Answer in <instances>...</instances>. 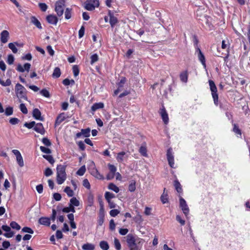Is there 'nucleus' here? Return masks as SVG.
<instances>
[{"mask_svg":"<svg viewBox=\"0 0 250 250\" xmlns=\"http://www.w3.org/2000/svg\"><path fill=\"white\" fill-rule=\"evenodd\" d=\"M136 189V182L134 180H131L129 182L128 186V190L130 192H134Z\"/></svg>","mask_w":250,"mask_h":250,"instance_id":"26","label":"nucleus"},{"mask_svg":"<svg viewBox=\"0 0 250 250\" xmlns=\"http://www.w3.org/2000/svg\"><path fill=\"white\" fill-rule=\"evenodd\" d=\"M35 125V122H34V121H32L30 123L26 122L24 124V126L29 129H31L33 127H34Z\"/></svg>","mask_w":250,"mask_h":250,"instance_id":"44","label":"nucleus"},{"mask_svg":"<svg viewBox=\"0 0 250 250\" xmlns=\"http://www.w3.org/2000/svg\"><path fill=\"white\" fill-rule=\"evenodd\" d=\"M104 215L101 214V213L99 215V219H98V224L100 226H102L104 223Z\"/></svg>","mask_w":250,"mask_h":250,"instance_id":"62","label":"nucleus"},{"mask_svg":"<svg viewBox=\"0 0 250 250\" xmlns=\"http://www.w3.org/2000/svg\"><path fill=\"white\" fill-rule=\"evenodd\" d=\"M92 174L97 178L101 179H103V175H101L97 169L94 170L93 171V173H92Z\"/></svg>","mask_w":250,"mask_h":250,"instance_id":"46","label":"nucleus"},{"mask_svg":"<svg viewBox=\"0 0 250 250\" xmlns=\"http://www.w3.org/2000/svg\"><path fill=\"white\" fill-rule=\"evenodd\" d=\"M14 62V57L12 54H10L8 56L7 62L9 64H12Z\"/></svg>","mask_w":250,"mask_h":250,"instance_id":"50","label":"nucleus"},{"mask_svg":"<svg viewBox=\"0 0 250 250\" xmlns=\"http://www.w3.org/2000/svg\"><path fill=\"white\" fill-rule=\"evenodd\" d=\"M126 82V79L125 77H122L120 80V82L118 83V86L119 87H122L124 86V84Z\"/></svg>","mask_w":250,"mask_h":250,"instance_id":"52","label":"nucleus"},{"mask_svg":"<svg viewBox=\"0 0 250 250\" xmlns=\"http://www.w3.org/2000/svg\"><path fill=\"white\" fill-rule=\"evenodd\" d=\"M108 188L109 189L114 191L116 193L119 192V188L113 183H110L108 185Z\"/></svg>","mask_w":250,"mask_h":250,"instance_id":"27","label":"nucleus"},{"mask_svg":"<svg viewBox=\"0 0 250 250\" xmlns=\"http://www.w3.org/2000/svg\"><path fill=\"white\" fill-rule=\"evenodd\" d=\"M39 223L41 225L49 226L50 225V219L48 217H41L39 220Z\"/></svg>","mask_w":250,"mask_h":250,"instance_id":"19","label":"nucleus"},{"mask_svg":"<svg viewBox=\"0 0 250 250\" xmlns=\"http://www.w3.org/2000/svg\"><path fill=\"white\" fill-rule=\"evenodd\" d=\"M70 204L73 207H78L80 205V202L76 197H72L70 200Z\"/></svg>","mask_w":250,"mask_h":250,"instance_id":"30","label":"nucleus"},{"mask_svg":"<svg viewBox=\"0 0 250 250\" xmlns=\"http://www.w3.org/2000/svg\"><path fill=\"white\" fill-rule=\"evenodd\" d=\"M180 78L182 82L187 83L188 79V74L187 71H185L181 73Z\"/></svg>","mask_w":250,"mask_h":250,"instance_id":"23","label":"nucleus"},{"mask_svg":"<svg viewBox=\"0 0 250 250\" xmlns=\"http://www.w3.org/2000/svg\"><path fill=\"white\" fill-rule=\"evenodd\" d=\"M195 54H197L199 61L201 62L205 68H206L205 57L199 47H196Z\"/></svg>","mask_w":250,"mask_h":250,"instance_id":"8","label":"nucleus"},{"mask_svg":"<svg viewBox=\"0 0 250 250\" xmlns=\"http://www.w3.org/2000/svg\"><path fill=\"white\" fill-rule=\"evenodd\" d=\"M64 191L67 194L68 197H72L74 195L73 191L69 187H66L64 188Z\"/></svg>","mask_w":250,"mask_h":250,"instance_id":"32","label":"nucleus"},{"mask_svg":"<svg viewBox=\"0 0 250 250\" xmlns=\"http://www.w3.org/2000/svg\"><path fill=\"white\" fill-rule=\"evenodd\" d=\"M139 152L144 156H146V148L145 146H141L139 149Z\"/></svg>","mask_w":250,"mask_h":250,"instance_id":"43","label":"nucleus"},{"mask_svg":"<svg viewBox=\"0 0 250 250\" xmlns=\"http://www.w3.org/2000/svg\"><path fill=\"white\" fill-rule=\"evenodd\" d=\"M40 149L42 152L46 154H49L51 153L50 149L44 146H40Z\"/></svg>","mask_w":250,"mask_h":250,"instance_id":"58","label":"nucleus"},{"mask_svg":"<svg viewBox=\"0 0 250 250\" xmlns=\"http://www.w3.org/2000/svg\"><path fill=\"white\" fill-rule=\"evenodd\" d=\"M83 186L86 188L87 189H90V185L88 181V180L87 179H85L83 180Z\"/></svg>","mask_w":250,"mask_h":250,"instance_id":"55","label":"nucleus"},{"mask_svg":"<svg viewBox=\"0 0 250 250\" xmlns=\"http://www.w3.org/2000/svg\"><path fill=\"white\" fill-rule=\"evenodd\" d=\"M86 168L85 166H82L77 171V174L79 176H83L85 172Z\"/></svg>","mask_w":250,"mask_h":250,"instance_id":"35","label":"nucleus"},{"mask_svg":"<svg viewBox=\"0 0 250 250\" xmlns=\"http://www.w3.org/2000/svg\"><path fill=\"white\" fill-rule=\"evenodd\" d=\"M108 167L109 169L110 170V172L111 173H113L114 174H115L116 171L117 170L116 167L115 166H114V165H113L112 164H109L108 165Z\"/></svg>","mask_w":250,"mask_h":250,"instance_id":"41","label":"nucleus"},{"mask_svg":"<svg viewBox=\"0 0 250 250\" xmlns=\"http://www.w3.org/2000/svg\"><path fill=\"white\" fill-rule=\"evenodd\" d=\"M208 83L210 90L211 91V95L214 101V104L216 105H217L218 104V96L217 94V87L215 84L214 82L213 81L209 80L208 81Z\"/></svg>","mask_w":250,"mask_h":250,"instance_id":"4","label":"nucleus"},{"mask_svg":"<svg viewBox=\"0 0 250 250\" xmlns=\"http://www.w3.org/2000/svg\"><path fill=\"white\" fill-rule=\"evenodd\" d=\"M114 245L115 249L117 250H121V245L120 244L119 240L117 238H115L114 239Z\"/></svg>","mask_w":250,"mask_h":250,"instance_id":"33","label":"nucleus"},{"mask_svg":"<svg viewBox=\"0 0 250 250\" xmlns=\"http://www.w3.org/2000/svg\"><path fill=\"white\" fill-rule=\"evenodd\" d=\"M160 114L165 124L167 125L169 121V118L167 112L164 106H162L160 110Z\"/></svg>","mask_w":250,"mask_h":250,"instance_id":"10","label":"nucleus"},{"mask_svg":"<svg viewBox=\"0 0 250 250\" xmlns=\"http://www.w3.org/2000/svg\"><path fill=\"white\" fill-rule=\"evenodd\" d=\"M126 241L130 250H141L144 243V240L128 234L126 236Z\"/></svg>","mask_w":250,"mask_h":250,"instance_id":"1","label":"nucleus"},{"mask_svg":"<svg viewBox=\"0 0 250 250\" xmlns=\"http://www.w3.org/2000/svg\"><path fill=\"white\" fill-rule=\"evenodd\" d=\"M174 186L175 188V189L178 193H182L183 191V189L182 188V186L179 183V182L177 180H175L174 182Z\"/></svg>","mask_w":250,"mask_h":250,"instance_id":"24","label":"nucleus"},{"mask_svg":"<svg viewBox=\"0 0 250 250\" xmlns=\"http://www.w3.org/2000/svg\"><path fill=\"white\" fill-rule=\"evenodd\" d=\"M233 131L237 135H241V131L235 124L233 125Z\"/></svg>","mask_w":250,"mask_h":250,"instance_id":"45","label":"nucleus"},{"mask_svg":"<svg viewBox=\"0 0 250 250\" xmlns=\"http://www.w3.org/2000/svg\"><path fill=\"white\" fill-rule=\"evenodd\" d=\"M39 5L40 8L42 11L45 12L46 11L48 6L45 3H39Z\"/></svg>","mask_w":250,"mask_h":250,"instance_id":"56","label":"nucleus"},{"mask_svg":"<svg viewBox=\"0 0 250 250\" xmlns=\"http://www.w3.org/2000/svg\"><path fill=\"white\" fill-rule=\"evenodd\" d=\"M180 207L181 208L183 212L185 215L186 217H188L189 212V208L185 200L182 197H180L179 199Z\"/></svg>","mask_w":250,"mask_h":250,"instance_id":"7","label":"nucleus"},{"mask_svg":"<svg viewBox=\"0 0 250 250\" xmlns=\"http://www.w3.org/2000/svg\"><path fill=\"white\" fill-rule=\"evenodd\" d=\"M15 92L17 97L19 99L20 102H21V99L27 100L26 94V89L21 84L17 83L16 85Z\"/></svg>","mask_w":250,"mask_h":250,"instance_id":"3","label":"nucleus"},{"mask_svg":"<svg viewBox=\"0 0 250 250\" xmlns=\"http://www.w3.org/2000/svg\"><path fill=\"white\" fill-rule=\"evenodd\" d=\"M62 211L64 212H66V213H68L71 211L72 212H75V209L74 207L70 204L69 207L64 208L62 209Z\"/></svg>","mask_w":250,"mask_h":250,"instance_id":"31","label":"nucleus"},{"mask_svg":"<svg viewBox=\"0 0 250 250\" xmlns=\"http://www.w3.org/2000/svg\"><path fill=\"white\" fill-rule=\"evenodd\" d=\"M127 157L125 151H122L117 153L116 158L118 162L122 163L124 160L127 159Z\"/></svg>","mask_w":250,"mask_h":250,"instance_id":"13","label":"nucleus"},{"mask_svg":"<svg viewBox=\"0 0 250 250\" xmlns=\"http://www.w3.org/2000/svg\"><path fill=\"white\" fill-rule=\"evenodd\" d=\"M65 18L66 20H68L71 18V9L68 8H67L65 10Z\"/></svg>","mask_w":250,"mask_h":250,"instance_id":"39","label":"nucleus"},{"mask_svg":"<svg viewBox=\"0 0 250 250\" xmlns=\"http://www.w3.org/2000/svg\"><path fill=\"white\" fill-rule=\"evenodd\" d=\"M84 30H85V29H84V27L83 26H82L80 29L79 30V38H82L83 35H84Z\"/></svg>","mask_w":250,"mask_h":250,"instance_id":"61","label":"nucleus"},{"mask_svg":"<svg viewBox=\"0 0 250 250\" xmlns=\"http://www.w3.org/2000/svg\"><path fill=\"white\" fill-rule=\"evenodd\" d=\"M82 249L84 250H94L95 246L90 243H86L83 245Z\"/></svg>","mask_w":250,"mask_h":250,"instance_id":"25","label":"nucleus"},{"mask_svg":"<svg viewBox=\"0 0 250 250\" xmlns=\"http://www.w3.org/2000/svg\"><path fill=\"white\" fill-rule=\"evenodd\" d=\"M79 148L82 150H84L85 148V145L84 143L82 141H79L77 143Z\"/></svg>","mask_w":250,"mask_h":250,"instance_id":"63","label":"nucleus"},{"mask_svg":"<svg viewBox=\"0 0 250 250\" xmlns=\"http://www.w3.org/2000/svg\"><path fill=\"white\" fill-rule=\"evenodd\" d=\"M104 196L107 201H110L111 200V199L115 197V195L114 194L107 191L105 193Z\"/></svg>","mask_w":250,"mask_h":250,"instance_id":"36","label":"nucleus"},{"mask_svg":"<svg viewBox=\"0 0 250 250\" xmlns=\"http://www.w3.org/2000/svg\"><path fill=\"white\" fill-rule=\"evenodd\" d=\"M167 156L168 164L170 166V167L172 168H175L174 156L173 155L172 148H170L167 150Z\"/></svg>","mask_w":250,"mask_h":250,"instance_id":"9","label":"nucleus"},{"mask_svg":"<svg viewBox=\"0 0 250 250\" xmlns=\"http://www.w3.org/2000/svg\"><path fill=\"white\" fill-rule=\"evenodd\" d=\"M73 72L75 77H77L79 74V69L77 65L73 67Z\"/></svg>","mask_w":250,"mask_h":250,"instance_id":"53","label":"nucleus"},{"mask_svg":"<svg viewBox=\"0 0 250 250\" xmlns=\"http://www.w3.org/2000/svg\"><path fill=\"white\" fill-rule=\"evenodd\" d=\"M65 168V166L62 165L57 167V182L59 185L62 184L66 179Z\"/></svg>","mask_w":250,"mask_h":250,"instance_id":"2","label":"nucleus"},{"mask_svg":"<svg viewBox=\"0 0 250 250\" xmlns=\"http://www.w3.org/2000/svg\"><path fill=\"white\" fill-rule=\"evenodd\" d=\"M65 7V1L64 0H60L55 3V11L58 17L62 16Z\"/></svg>","mask_w":250,"mask_h":250,"instance_id":"5","label":"nucleus"},{"mask_svg":"<svg viewBox=\"0 0 250 250\" xmlns=\"http://www.w3.org/2000/svg\"><path fill=\"white\" fill-rule=\"evenodd\" d=\"M10 226L13 229H16L17 230H20L21 229L20 226L15 221L11 222L10 224Z\"/></svg>","mask_w":250,"mask_h":250,"instance_id":"37","label":"nucleus"},{"mask_svg":"<svg viewBox=\"0 0 250 250\" xmlns=\"http://www.w3.org/2000/svg\"><path fill=\"white\" fill-rule=\"evenodd\" d=\"M104 104L103 103L100 102V103H95L93 104V105L91 107V110L93 112H95L96 110L101 109L104 108Z\"/></svg>","mask_w":250,"mask_h":250,"instance_id":"21","label":"nucleus"},{"mask_svg":"<svg viewBox=\"0 0 250 250\" xmlns=\"http://www.w3.org/2000/svg\"><path fill=\"white\" fill-rule=\"evenodd\" d=\"M46 20L48 23L53 25H56L58 21L57 17L53 15H49L47 16L46 17Z\"/></svg>","mask_w":250,"mask_h":250,"instance_id":"15","label":"nucleus"},{"mask_svg":"<svg viewBox=\"0 0 250 250\" xmlns=\"http://www.w3.org/2000/svg\"><path fill=\"white\" fill-rule=\"evenodd\" d=\"M119 232L121 235H126L128 233V230L127 229H122V228L119 229Z\"/></svg>","mask_w":250,"mask_h":250,"instance_id":"64","label":"nucleus"},{"mask_svg":"<svg viewBox=\"0 0 250 250\" xmlns=\"http://www.w3.org/2000/svg\"><path fill=\"white\" fill-rule=\"evenodd\" d=\"M42 143L46 146H51V142L47 138H43L42 140Z\"/></svg>","mask_w":250,"mask_h":250,"instance_id":"57","label":"nucleus"},{"mask_svg":"<svg viewBox=\"0 0 250 250\" xmlns=\"http://www.w3.org/2000/svg\"><path fill=\"white\" fill-rule=\"evenodd\" d=\"M34 129L35 131L39 133L42 135L45 133V130L42 123L35 124L34 127Z\"/></svg>","mask_w":250,"mask_h":250,"instance_id":"16","label":"nucleus"},{"mask_svg":"<svg viewBox=\"0 0 250 250\" xmlns=\"http://www.w3.org/2000/svg\"><path fill=\"white\" fill-rule=\"evenodd\" d=\"M22 231L23 232L28 233L29 234H33L34 233L33 230L31 228L27 227H23L22 229Z\"/></svg>","mask_w":250,"mask_h":250,"instance_id":"42","label":"nucleus"},{"mask_svg":"<svg viewBox=\"0 0 250 250\" xmlns=\"http://www.w3.org/2000/svg\"><path fill=\"white\" fill-rule=\"evenodd\" d=\"M120 213V211L118 209H112L110 211L109 214L112 217H115L117 216L119 213Z\"/></svg>","mask_w":250,"mask_h":250,"instance_id":"54","label":"nucleus"},{"mask_svg":"<svg viewBox=\"0 0 250 250\" xmlns=\"http://www.w3.org/2000/svg\"><path fill=\"white\" fill-rule=\"evenodd\" d=\"M99 60V57L97 54L92 55L90 57V64H93L95 62H97Z\"/></svg>","mask_w":250,"mask_h":250,"instance_id":"34","label":"nucleus"},{"mask_svg":"<svg viewBox=\"0 0 250 250\" xmlns=\"http://www.w3.org/2000/svg\"><path fill=\"white\" fill-rule=\"evenodd\" d=\"M40 93L44 97L46 98L50 97L49 91L46 89H43L40 91Z\"/></svg>","mask_w":250,"mask_h":250,"instance_id":"49","label":"nucleus"},{"mask_svg":"<svg viewBox=\"0 0 250 250\" xmlns=\"http://www.w3.org/2000/svg\"><path fill=\"white\" fill-rule=\"evenodd\" d=\"M30 19L31 22L35 25L38 28L40 29L42 28L41 22L35 16H32Z\"/></svg>","mask_w":250,"mask_h":250,"instance_id":"20","label":"nucleus"},{"mask_svg":"<svg viewBox=\"0 0 250 250\" xmlns=\"http://www.w3.org/2000/svg\"><path fill=\"white\" fill-rule=\"evenodd\" d=\"M90 129L88 128L86 129H82L81 132L77 133V138H80L82 136L84 137H88L90 136Z\"/></svg>","mask_w":250,"mask_h":250,"instance_id":"14","label":"nucleus"},{"mask_svg":"<svg viewBox=\"0 0 250 250\" xmlns=\"http://www.w3.org/2000/svg\"><path fill=\"white\" fill-rule=\"evenodd\" d=\"M43 157L47 160L51 164H53L55 162V161L53 158V157L51 155H43Z\"/></svg>","mask_w":250,"mask_h":250,"instance_id":"38","label":"nucleus"},{"mask_svg":"<svg viewBox=\"0 0 250 250\" xmlns=\"http://www.w3.org/2000/svg\"><path fill=\"white\" fill-rule=\"evenodd\" d=\"M161 200L163 204H165L168 202L167 195L164 192L161 196Z\"/></svg>","mask_w":250,"mask_h":250,"instance_id":"51","label":"nucleus"},{"mask_svg":"<svg viewBox=\"0 0 250 250\" xmlns=\"http://www.w3.org/2000/svg\"><path fill=\"white\" fill-rule=\"evenodd\" d=\"M53 174V172L51 168H46L44 171V175L48 177L49 176H51Z\"/></svg>","mask_w":250,"mask_h":250,"instance_id":"60","label":"nucleus"},{"mask_svg":"<svg viewBox=\"0 0 250 250\" xmlns=\"http://www.w3.org/2000/svg\"><path fill=\"white\" fill-rule=\"evenodd\" d=\"M108 16L109 17V23L112 28H113L115 25L118 22V20L117 17H115L111 11L108 12Z\"/></svg>","mask_w":250,"mask_h":250,"instance_id":"11","label":"nucleus"},{"mask_svg":"<svg viewBox=\"0 0 250 250\" xmlns=\"http://www.w3.org/2000/svg\"><path fill=\"white\" fill-rule=\"evenodd\" d=\"M16 160L21 167H22L24 166L23 160L21 155L16 157Z\"/></svg>","mask_w":250,"mask_h":250,"instance_id":"40","label":"nucleus"},{"mask_svg":"<svg viewBox=\"0 0 250 250\" xmlns=\"http://www.w3.org/2000/svg\"><path fill=\"white\" fill-rule=\"evenodd\" d=\"M20 108L21 111L23 113V114H27L28 112L27 109L25 105L24 104H21L20 105Z\"/></svg>","mask_w":250,"mask_h":250,"instance_id":"48","label":"nucleus"},{"mask_svg":"<svg viewBox=\"0 0 250 250\" xmlns=\"http://www.w3.org/2000/svg\"><path fill=\"white\" fill-rule=\"evenodd\" d=\"M100 247L103 250H108L109 249V245L107 242L102 241L100 243Z\"/></svg>","mask_w":250,"mask_h":250,"instance_id":"29","label":"nucleus"},{"mask_svg":"<svg viewBox=\"0 0 250 250\" xmlns=\"http://www.w3.org/2000/svg\"><path fill=\"white\" fill-rule=\"evenodd\" d=\"M13 109L12 107H8L6 108L5 111V114L6 116H10L13 114Z\"/></svg>","mask_w":250,"mask_h":250,"instance_id":"47","label":"nucleus"},{"mask_svg":"<svg viewBox=\"0 0 250 250\" xmlns=\"http://www.w3.org/2000/svg\"><path fill=\"white\" fill-rule=\"evenodd\" d=\"M9 38V33L7 30H3L0 33V41L3 43H6Z\"/></svg>","mask_w":250,"mask_h":250,"instance_id":"12","label":"nucleus"},{"mask_svg":"<svg viewBox=\"0 0 250 250\" xmlns=\"http://www.w3.org/2000/svg\"><path fill=\"white\" fill-rule=\"evenodd\" d=\"M99 5L98 0H87L84 3V8L89 11H92Z\"/></svg>","mask_w":250,"mask_h":250,"instance_id":"6","label":"nucleus"},{"mask_svg":"<svg viewBox=\"0 0 250 250\" xmlns=\"http://www.w3.org/2000/svg\"><path fill=\"white\" fill-rule=\"evenodd\" d=\"M61 74L60 69L58 67H55L52 74V77L54 78H58L61 76Z\"/></svg>","mask_w":250,"mask_h":250,"instance_id":"28","label":"nucleus"},{"mask_svg":"<svg viewBox=\"0 0 250 250\" xmlns=\"http://www.w3.org/2000/svg\"><path fill=\"white\" fill-rule=\"evenodd\" d=\"M20 120L17 118H12L9 120V123L13 125L18 124Z\"/></svg>","mask_w":250,"mask_h":250,"instance_id":"59","label":"nucleus"},{"mask_svg":"<svg viewBox=\"0 0 250 250\" xmlns=\"http://www.w3.org/2000/svg\"><path fill=\"white\" fill-rule=\"evenodd\" d=\"M33 117L36 120L43 121V118L41 116V112L38 108H35L33 111Z\"/></svg>","mask_w":250,"mask_h":250,"instance_id":"18","label":"nucleus"},{"mask_svg":"<svg viewBox=\"0 0 250 250\" xmlns=\"http://www.w3.org/2000/svg\"><path fill=\"white\" fill-rule=\"evenodd\" d=\"M65 115L64 113L60 114L56 120V125H60L65 119Z\"/></svg>","mask_w":250,"mask_h":250,"instance_id":"22","label":"nucleus"},{"mask_svg":"<svg viewBox=\"0 0 250 250\" xmlns=\"http://www.w3.org/2000/svg\"><path fill=\"white\" fill-rule=\"evenodd\" d=\"M22 46V44H20L17 42H11L8 44V47L14 53L18 52V49L16 46Z\"/></svg>","mask_w":250,"mask_h":250,"instance_id":"17","label":"nucleus"}]
</instances>
